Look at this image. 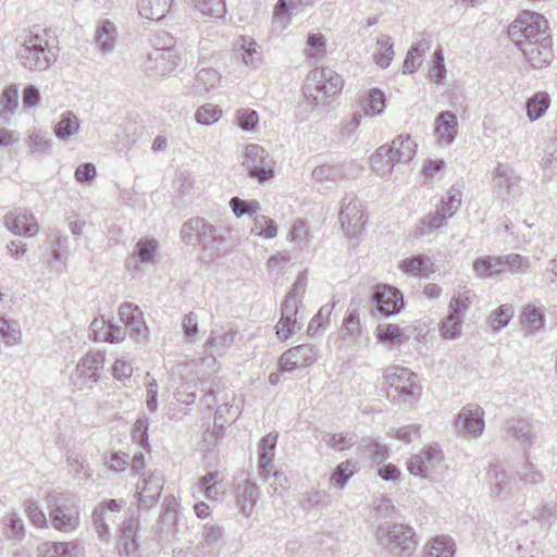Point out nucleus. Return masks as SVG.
Listing matches in <instances>:
<instances>
[{"label":"nucleus","instance_id":"nucleus-1","mask_svg":"<svg viewBox=\"0 0 557 557\" xmlns=\"http://www.w3.org/2000/svg\"><path fill=\"white\" fill-rule=\"evenodd\" d=\"M373 536L391 557H412L419 545L413 527L403 522L382 523L375 528Z\"/></svg>","mask_w":557,"mask_h":557},{"label":"nucleus","instance_id":"nucleus-2","mask_svg":"<svg viewBox=\"0 0 557 557\" xmlns=\"http://www.w3.org/2000/svg\"><path fill=\"white\" fill-rule=\"evenodd\" d=\"M344 86L343 78L330 67L311 70L302 86V106L308 112L319 106H324L326 99L338 94Z\"/></svg>","mask_w":557,"mask_h":557},{"label":"nucleus","instance_id":"nucleus-3","mask_svg":"<svg viewBox=\"0 0 557 557\" xmlns=\"http://www.w3.org/2000/svg\"><path fill=\"white\" fill-rule=\"evenodd\" d=\"M180 233L185 244L219 252L225 247L227 238L224 233H230V230L215 226L205 218L194 216L183 223Z\"/></svg>","mask_w":557,"mask_h":557},{"label":"nucleus","instance_id":"nucleus-4","mask_svg":"<svg viewBox=\"0 0 557 557\" xmlns=\"http://www.w3.org/2000/svg\"><path fill=\"white\" fill-rule=\"evenodd\" d=\"M21 47L17 51L20 63L29 71H45L57 59V53L49 46L46 35L28 30L20 36Z\"/></svg>","mask_w":557,"mask_h":557},{"label":"nucleus","instance_id":"nucleus-5","mask_svg":"<svg viewBox=\"0 0 557 557\" xmlns=\"http://www.w3.org/2000/svg\"><path fill=\"white\" fill-rule=\"evenodd\" d=\"M52 527L62 532H71L79 525V511L75 496L69 492L52 491L45 497Z\"/></svg>","mask_w":557,"mask_h":557},{"label":"nucleus","instance_id":"nucleus-6","mask_svg":"<svg viewBox=\"0 0 557 557\" xmlns=\"http://www.w3.org/2000/svg\"><path fill=\"white\" fill-rule=\"evenodd\" d=\"M384 381L388 385L387 395L396 403L412 405L421 394L418 375L407 368L389 366L384 371Z\"/></svg>","mask_w":557,"mask_h":557},{"label":"nucleus","instance_id":"nucleus-7","mask_svg":"<svg viewBox=\"0 0 557 557\" xmlns=\"http://www.w3.org/2000/svg\"><path fill=\"white\" fill-rule=\"evenodd\" d=\"M508 36L517 48H520L524 41L532 42L542 39L544 36H550L548 33L547 20L540 13L533 11H523L509 25Z\"/></svg>","mask_w":557,"mask_h":557},{"label":"nucleus","instance_id":"nucleus-8","mask_svg":"<svg viewBox=\"0 0 557 557\" xmlns=\"http://www.w3.org/2000/svg\"><path fill=\"white\" fill-rule=\"evenodd\" d=\"M163 47H154L143 63L144 71L150 76H165L181 64V58L173 48V37L163 34Z\"/></svg>","mask_w":557,"mask_h":557},{"label":"nucleus","instance_id":"nucleus-9","mask_svg":"<svg viewBox=\"0 0 557 557\" xmlns=\"http://www.w3.org/2000/svg\"><path fill=\"white\" fill-rule=\"evenodd\" d=\"M243 166L249 177L265 183L273 178L274 168L269 160V153L263 147L257 144L247 145L243 157Z\"/></svg>","mask_w":557,"mask_h":557},{"label":"nucleus","instance_id":"nucleus-10","mask_svg":"<svg viewBox=\"0 0 557 557\" xmlns=\"http://www.w3.org/2000/svg\"><path fill=\"white\" fill-rule=\"evenodd\" d=\"M361 207V201L355 196H346L343 199L339 221L347 238L350 240L357 239L360 236L367 223V216Z\"/></svg>","mask_w":557,"mask_h":557},{"label":"nucleus","instance_id":"nucleus-11","mask_svg":"<svg viewBox=\"0 0 557 557\" xmlns=\"http://www.w3.org/2000/svg\"><path fill=\"white\" fill-rule=\"evenodd\" d=\"M484 410L479 405L465 406L456 417L455 432L465 438H478L484 431Z\"/></svg>","mask_w":557,"mask_h":557},{"label":"nucleus","instance_id":"nucleus-12","mask_svg":"<svg viewBox=\"0 0 557 557\" xmlns=\"http://www.w3.org/2000/svg\"><path fill=\"white\" fill-rule=\"evenodd\" d=\"M469 309V297L463 293L454 297L448 306V314L441 322L440 333L445 339H456L461 335L463 315Z\"/></svg>","mask_w":557,"mask_h":557},{"label":"nucleus","instance_id":"nucleus-13","mask_svg":"<svg viewBox=\"0 0 557 557\" xmlns=\"http://www.w3.org/2000/svg\"><path fill=\"white\" fill-rule=\"evenodd\" d=\"M524 61L533 70H541L547 67L554 60V50L550 36H544L536 41L520 44L518 48Z\"/></svg>","mask_w":557,"mask_h":557},{"label":"nucleus","instance_id":"nucleus-14","mask_svg":"<svg viewBox=\"0 0 557 557\" xmlns=\"http://www.w3.org/2000/svg\"><path fill=\"white\" fill-rule=\"evenodd\" d=\"M317 348L311 344H300L284 351L278 359L282 372L312 366L317 360Z\"/></svg>","mask_w":557,"mask_h":557},{"label":"nucleus","instance_id":"nucleus-15","mask_svg":"<svg viewBox=\"0 0 557 557\" xmlns=\"http://www.w3.org/2000/svg\"><path fill=\"white\" fill-rule=\"evenodd\" d=\"M417 152V144L409 135L397 136L389 147L381 146L376 150V156L387 158V163L392 166L397 163L409 162Z\"/></svg>","mask_w":557,"mask_h":557},{"label":"nucleus","instance_id":"nucleus-16","mask_svg":"<svg viewBox=\"0 0 557 557\" xmlns=\"http://www.w3.org/2000/svg\"><path fill=\"white\" fill-rule=\"evenodd\" d=\"M372 301L376 310L384 317H392L404 308V297L400 290L394 286L380 284L374 288Z\"/></svg>","mask_w":557,"mask_h":557},{"label":"nucleus","instance_id":"nucleus-17","mask_svg":"<svg viewBox=\"0 0 557 557\" xmlns=\"http://www.w3.org/2000/svg\"><path fill=\"white\" fill-rule=\"evenodd\" d=\"M300 304L301 299L294 296H286L282 302L281 319L276 324V335L282 341H286L295 330L301 327L302 323L297 320Z\"/></svg>","mask_w":557,"mask_h":557},{"label":"nucleus","instance_id":"nucleus-18","mask_svg":"<svg viewBox=\"0 0 557 557\" xmlns=\"http://www.w3.org/2000/svg\"><path fill=\"white\" fill-rule=\"evenodd\" d=\"M139 518L136 516L128 517L120 524L116 544V549L120 557H129L137 552L139 547Z\"/></svg>","mask_w":557,"mask_h":557},{"label":"nucleus","instance_id":"nucleus-19","mask_svg":"<svg viewBox=\"0 0 557 557\" xmlns=\"http://www.w3.org/2000/svg\"><path fill=\"white\" fill-rule=\"evenodd\" d=\"M126 505L124 499H110L98 504L92 513V524L97 532L99 540L104 543H109L111 539L110 527L107 522L109 519L108 512H119Z\"/></svg>","mask_w":557,"mask_h":557},{"label":"nucleus","instance_id":"nucleus-20","mask_svg":"<svg viewBox=\"0 0 557 557\" xmlns=\"http://www.w3.org/2000/svg\"><path fill=\"white\" fill-rule=\"evenodd\" d=\"M443 453L437 446H428L408 461V471L420 478H428L442 461Z\"/></svg>","mask_w":557,"mask_h":557},{"label":"nucleus","instance_id":"nucleus-21","mask_svg":"<svg viewBox=\"0 0 557 557\" xmlns=\"http://www.w3.org/2000/svg\"><path fill=\"white\" fill-rule=\"evenodd\" d=\"M162 488V474L158 471H152L144 475L141 482H138L135 496L144 507L150 508L158 500Z\"/></svg>","mask_w":557,"mask_h":557},{"label":"nucleus","instance_id":"nucleus-22","mask_svg":"<svg viewBox=\"0 0 557 557\" xmlns=\"http://www.w3.org/2000/svg\"><path fill=\"white\" fill-rule=\"evenodd\" d=\"M104 354L101 351H90L83 357L75 369V375L82 380L81 384L74 382L78 388H82L83 383H96L99 380V371L103 368Z\"/></svg>","mask_w":557,"mask_h":557},{"label":"nucleus","instance_id":"nucleus-23","mask_svg":"<svg viewBox=\"0 0 557 557\" xmlns=\"http://www.w3.org/2000/svg\"><path fill=\"white\" fill-rule=\"evenodd\" d=\"M5 226L15 234L34 236L38 232V224L32 213L13 211L4 215Z\"/></svg>","mask_w":557,"mask_h":557},{"label":"nucleus","instance_id":"nucleus-24","mask_svg":"<svg viewBox=\"0 0 557 557\" xmlns=\"http://www.w3.org/2000/svg\"><path fill=\"white\" fill-rule=\"evenodd\" d=\"M473 271L475 275L481 278H488L499 275L508 271L505 256L479 257L473 262Z\"/></svg>","mask_w":557,"mask_h":557},{"label":"nucleus","instance_id":"nucleus-25","mask_svg":"<svg viewBox=\"0 0 557 557\" xmlns=\"http://www.w3.org/2000/svg\"><path fill=\"white\" fill-rule=\"evenodd\" d=\"M458 134V121L450 111L441 112L435 119V135L442 144L450 145Z\"/></svg>","mask_w":557,"mask_h":557},{"label":"nucleus","instance_id":"nucleus-26","mask_svg":"<svg viewBox=\"0 0 557 557\" xmlns=\"http://www.w3.org/2000/svg\"><path fill=\"white\" fill-rule=\"evenodd\" d=\"M234 49L240 53L245 65L253 69H258L261 65V47L251 37H239L234 44Z\"/></svg>","mask_w":557,"mask_h":557},{"label":"nucleus","instance_id":"nucleus-27","mask_svg":"<svg viewBox=\"0 0 557 557\" xmlns=\"http://www.w3.org/2000/svg\"><path fill=\"white\" fill-rule=\"evenodd\" d=\"M119 314L121 321L126 329H129L133 336H140L146 331L143 312L138 306L125 302L121 305Z\"/></svg>","mask_w":557,"mask_h":557},{"label":"nucleus","instance_id":"nucleus-28","mask_svg":"<svg viewBox=\"0 0 557 557\" xmlns=\"http://www.w3.org/2000/svg\"><path fill=\"white\" fill-rule=\"evenodd\" d=\"M79 553L76 541L46 542L38 546L39 557H78Z\"/></svg>","mask_w":557,"mask_h":557},{"label":"nucleus","instance_id":"nucleus-29","mask_svg":"<svg viewBox=\"0 0 557 557\" xmlns=\"http://www.w3.org/2000/svg\"><path fill=\"white\" fill-rule=\"evenodd\" d=\"M455 541L447 535H436L429 540L423 547L422 557H454Z\"/></svg>","mask_w":557,"mask_h":557},{"label":"nucleus","instance_id":"nucleus-30","mask_svg":"<svg viewBox=\"0 0 557 557\" xmlns=\"http://www.w3.org/2000/svg\"><path fill=\"white\" fill-rule=\"evenodd\" d=\"M259 498V487L256 483L245 480L238 485V505L245 517H250Z\"/></svg>","mask_w":557,"mask_h":557},{"label":"nucleus","instance_id":"nucleus-31","mask_svg":"<svg viewBox=\"0 0 557 557\" xmlns=\"http://www.w3.org/2000/svg\"><path fill=\"white\" fill-rule=\"evenodd\" d=\"M505 432L521 445L531 446L535 440V434L533 433L531 425L521 419L508 420L505 424Z\"/></svg>","mask_w":557,"mask_h":557},{"label":"nucleus","instance_id":"nucleus-32","mask_svg":"<svg viewBox=\"0 0 557 557\" xmlns=\"http://www.w3.org/2000/svg\"><path fill=\"white\" fill-rule=\"evenodd\" d=\"M173 0H138L139 14L151 21L162 20L169 12Z\"/></svg>","mask_w":557,"mask_h":557},{"label":"nucleus","instance_id":"nucleus-33","mask_svg":"<svg viewBox=\"0 0 557 557\" xmlns=\"http://www.w3.org/2000/svg\"><path fill=\"white\" fill-rule=\"evenodd\" d=\"M117 37L116 27L113 22L104 20L96 30V44L102 53L112 52Z\"/></svg>","mask_w":557,"mask_h":557},{"label":"nucleus","instance_id":"nucleus-34","mask_svg":"<svg viewBox=\"0 0 557 557\" xmlns=\"http://www.w3.org/2000/svg\"><path fill=\"white\" fill-rule=\"evenodd\" d=\"M433 263L425 255H417L403 260L399 263V269L413 276H428L432 271Z\"/></svg>","mask_w":557,"mask_h":557},{"label":"nucleus","instance_id":"nucleus-35","mask_svg":"<svg viewBox=\"0 0 557 557\" xmlns=\"http://www.w3.org/2000/svg\"><path fill=\"white\" fill-rule=\"evenodd\" d=\"M220 78L221 76L216 70L201 69L195 76L191 92L194 95L202 96L214 88L219 84Z\"/></svg>","mask_w":557,"mask_h":557},{"label":"nucleus","instance_id":"nucleus-36","mask_svg":"<svg viewBox=\"0 0 557 557\" xmlns=\"http://www.w3.org/2000/svg\"><path fill=\"white\" fill-rule=\"evenodd\" d=\"M195 12L208 18H222L226 13L224 0H190Z\"/></svg>","mask_w":557,"mask_h":557},{"label":"nucleus","instance_id":"nucleus-37","mask_svg":"<svg viewBox=\"0 0 557 557\" xmlns=\"http://www.w3.org/2000/svg\"><path fill=\"white\" fill-rule=\"evenodd\" d=\"M157 242L152 238H140L132 252L131 261L135 263L151 262L157 253Z\"/></svg>","mask_w":557,"mask_h":557},{"label":"nucleus","instance_id":"nucleus-38","mask_svg":"<svg viewBox=\"0 0 557 557\" xmlns=\"http://www.w3.org/2000/svg\"><path fill=\"white\" fill-rule=\"evenodd\" d=\"M447 222L448 219L436 209L435 212L429 213L420 221L419 225L416 227L414 235L417 237L430 235L432 232L445 226Z\"/></svg>","mask_w":557,"mask_h":557},{"label":"nucleus","instance_id":"nucleus-39","mask_svg":"<svg viewBox=\"0 0 557 557\" xmlns=\"http://www.w3.org/2000/svg\"><path fill=\"white\" fill-rule=\"evenodd\" d=\"M550 104L547 92H536L525 103L528 119L533 122L542 117Z\"/></svg>","mask_w":557,"mask_h":557},{"label":"nucleus","instance_id":"nucleus-40","mask_svg":"<svg viewBox=\"0 0 557 557\" xmlns=\"http://www.w3.org/2000/svg\"><path fill=\"white\" fill-rule=\"evenodd\" d=\"M429 47L430 44L426 39H422L411 46L403 64L404 74H411L418 70L422 64L423 52L425 49H429Z\"/></svg>","mask_w":557,"mask_h":557},{"label":"nucleus","instance_id":"nucleus-41","mask_svg":"<svg viewBox=\"0 0 557 557\" xmlns=\"http://www.w3.org/2000/svg\"><path fill=\"white\" fill-rule=\"evenodd\" d=\"M79 129L78 117L73 112H65L54 126V135L60 140H66Z\"/></svg>","mask_w":557,"mask_h":557},{"label":"nucleus","instance_id":"nucleus-42","mask_svg":"<svg viewBox=\"0 0 557 557\" xmlns=\"http://www.w3.org/2000/svg\"><path fill=\"white\" fill-rule=\"evenodd\" d=\"M361 106L366 115H380L386 107L384 92L377 88L370 90Z\"/></svg>","mask_w":557,"mask_h":557},{"label":"nucleus","instance_id":"nucleus-43","mask_svg":"<svg viewBox=\"0 0 557 557\" xmlns=\"http://www.w3.org/2000/svg\"><path fill=\"white\" fill-rule=\"evenodd\" d=\"M377 51L374 53V61L377 66L386 69L394 58V45L387 35H382L377 39Z\"/></svg>","mask_w":557,"mask_h":557},{"label":"nucleus","instance_id":"nucleus-44","mask_svg":"<svg viewBox=\"0 0 557 557\" xmlns=\"http://www.w3.org/2000/svg\"><path fill=\"white\" fill-rule=\"evenodd\" d=\"M357 462L354 460H346L341 462L333 471L330 478V484L337 488H344L347 481L354 475Z\"/></svg>","mask_w":557,"mask_h":557},{"label":"nucleus","instance_id":"nucleus-45","mask_svg":"<svg viewBox=\"0 0 557 557\" xmlns=\"http://www.w3.org/2000/svg\"><path fill=\"white\" fill-rule=\"evenodd\" d=\"M322 441L332 449L343 451L356 444L357 436L352 433L333 434L324 432L322 434Z\"/></svg>","mask_w":557,"mask_h":557},{"label":"nucleus","instance_id":"nucleus-46","mask_svg":"<svg viewBox=\"0 0 557 557\" xmlns=\"http://www.w3.org/2000/svg\"><path fill=\"white\" fill-rule=\"evenodd\" d=\"M251 234L263 238H274L277 234V226L274 220L265 215H257L253 218V226L250 231Z\"/></svg>","mask_w":557,"mask_h":557},{"label":"nucleus","instance_id":"nucleus-47","mask_svg":"<svg viewBox=\"0 0 557 557\" xmlns=\"http://www.w3.org/2000/svg\"><path fill=\"white\" fill-rule=\"evenodd\" d=\"M493 178L498 188L509 189L519 182V177L507 166L498 163L493 172Z\"/></svg>","mask_w":557,"mask_h":557},{"label":"nucleus","instance_id":"nucleus-48","mask_svg":"<svg viewBox=\"0 0 557 557\" xmlns=\"http://www.w3.org/2000/svg\"><path fill=\"white\" fill-rule=\"evenodd\" d=\"M376 338L380 343L393 345L400 342L403 333L396 324H379L375 331Z\"/></svg>","mask_w":557,"mask_h":557},{"label":"nucleus","instance_id":"nucleus-49","mask_svg":"<svg viewBox=\"0 0 557 557\" xmlns=\"http://www.w3.org/2000/svg\"><path fill=\"white\" fill-rule=\"evenodd\" d=\"M177 511H162L158 520L157 534L160 539L174 535L176 532Z\"/></svg>","mask_w":557,"mask_h":557},{"label":"nucleus","instance_id":"nucleus-50","mask_svg":"<svg viewBox=\"0 0 557 557\" xmlns=\"http://www.w3.org/2000/svg\"><path fill=\"white\" fill-rule=\"evenodd\" d=\"M345 175L344 170L341 165H329L323 164L314 168L312 176L318 182L331 181L337 182Z\"/></svg>","mask_w":557,"mask_h":557},{"label":"nucleus","instance_id":"nucleus-51","mask_svg":"<svg viewBox=\"0 0 557 557\" xmlns=\"http://www.w3.org/2000/svg\"><path fill=\"white\" fill-rule=\"evenodd\" d=\"M18 108V88L16 85L8 86L0 99V110L5 114H14Z\"/></svg>","mask_w":557,"mask_h":557},{"label":"nucleus","instance_id":"nucleus-52","mask_svg":"<svg viewBox=\"0 0 557 557\" xmlns=\"http://www.w3.org/2000/svg\"><path fill=\"white\" fill-rule=\"evenodd\" d=\"M222 110L212 103L199 107L195 113L196 121L201 125H211L220 120Z\"/></svg>","mask_w":557,"mask_h":557},{"label":"nucleus","instance_id":"nucleus-53","mask_svg":"<svg viewBox=\"0 0 557 557\" xmlns=\"http://www.w3.org/2000/svg\"><path fill=\"white\" fill-rule=\"evenodd\" d=\"M326 53V41L320 33H309L307 38V55L319 59Z\"/></svg>","mask_w":557,"mask_h":557},{"label":"nucleus","instance_id":"nucleus-54","mask_svg":"<svg viewBox=\"0 0 557 557\" xmlns=\"http://www.w3.org/2000/svg\"><path fill=\"white\" fill-rule=\"evenodd\" d=\"M237 331H227L221 336L210 337L206 342V346L212 348L218 354L225 352L234 343L237 336Z\"/></svg>","mask_w":557,"mask_h":557},{"label":"nucleus","instance_id":"nucleus-55","mask_svg":"<svg viewBox=\"0 0 557 557\" xmlns=\"http://www.w3.org/2000/svg\"><path fill=\"white\" fill-rule=\"evenodd\" d=\"M70 472L79 481L87 480L90 476V470L85 459L77 454H71L66 458Z\"/></svg>","mask_w":557,"mask_h":557},{"label":"nucleus","instance_id":"nucleus-56","mask_svg":"<svg viewBox=\"0 0 557 557\" xmlns=\"http://www.w3.org/2000/svg\"><path fill=\"white\" fill-rule=\"evenodd\" d=\"M230 207L235 214V216L240 218L245 214H249L250 216L257 214L259 210L258 201H246L239 197H233L230 200Z\"/></svg>","mask_w":557,"mask_h":557},{"label":"nucleus","instance_id":"nucleus-57","mask_svg":"<svg viewBox=\"0 0 557 557\" xmlns=\"http://www.w3.org/2000/svg\"><path fill=\"white\" fill-rule=\"evenodd\" d=\"M522 323L530 330L536 331L544 324V315L543 312L534 307L527 306L521 315Z\"/></svg>","mask_w":557,"mask_h":557},{"label":"nucleus","instance_id":"nucleus-58","mask_svg":"<svg viewBox=\"0 0 557 557\" xmlns=\"http://www.w3.org/2000/svg\"><path fill=\"white\" fill-rule=\"evenodd\" d=\"M513 315V308L509 305H502L490 317V323L493 331H497L505 327L510 322Z\"/></svg>","mask_w":557,"mask_h":557},{"label":"nucleus","instance_id":"nucleus-59","mask_svg":"<svg viewBox=\"0 0 557 557\" xmlns=\"http://www.w3.org/2000/svg\"><path fill=\"white\" fill-rule=\"evenodd\" d=\"M148 428H149V419L145 414L139 416L134 423L132 430V438L137 442L141 447H146L148 445Z\"/></svg>","mask_w":557,"mask_h":557},{"label":"nucleus","instance_id":"nucleus-60","mask_svg":"<svg viewBox=\"0 0 557 557\" xmlns=\"http://www.w3.org/2000/svg\"><path fill=\"white\" fill-rule=\"evenodd\" d=\"M25 510L27 512L28 519L34 525L38 528L47 527V517L36 500L27 499L25 502Z\"/></svg>","mask_w":557,"mask_h":557},{"label":"nucleus","instance_id":"nucleus-61","mask_svg":"<svg viewBox=\"0 0 557 557\" xmlns=\"http://www.w3.org/2000/svg\"><path fill=\"white\" fill-rule=\"evenodd\" d=\"M445 65H444V54L442 48H437L433 53L432 67L430 71V76L437 84L443 83L445 78Z\"/></svg>","mask_w":557,"mask_h":557},{"label":"nucleus","instance_id":"nucleus-62","mask_svg":"<svg viewBox=\"0 0 557 557\" xmlns=\"http://www.w3.org/2000/svg\"><path fill=\"white\" fill-rule=\"evenodd\" d=\"M333 306L324 305L320 308L318 313L311 319L308 325V333L310 335L315 334L320 329L324 326V324L327 322L331 312L333 310Z\"/></svg>","mask_w":557,"mask_h":557},{"label":"nucleus","instance_id":"nucleus-63","mask_svg":"<svg viewBox=\"0 0 557 557\" xmlns=\"http://www.w3.org/2000/svg\"><path fill=\"white\" fill-rule=\"evenodd\" d=\"M277 436V433L271 432L261 438L258 447V458H274Z\"/></svg>","mask_w":557,"mask_h":557},{"label":"nucleus","instance_id":"nucleus-64","mask_svg":"<svg viewBox=\"0 0 557 557\" xmlns=\"http://www.w3.org/2000/svg\"><path fill=\"white\" fill-rule=\"evenodd\" d=\"M8 534L11 539L21 540L24 536V523L16 513H9L4 517Z\"/></svg>","mask_w":557,"mask_h":557}]
</instances>
